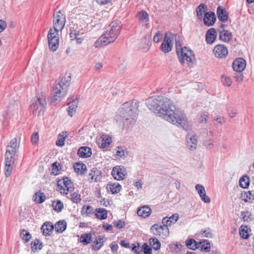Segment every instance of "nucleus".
<instances>
[{
	"label": "nucleus",
	"instance_id": "obj_1",
	"mask_svg": "<svg viewBox=\"0 0 254 254\" xmlns=\"http://www.w3.org/2000/svg\"><path fill=\"white\" fill-rule=\"evenodd\" d=\"M148 108L156 115L164 119L172 110L175 109L174 102L167 97L157 96L151 97L146 101Z\"/></svg>",
	"mask_w": 254,
	"mask_h": 254
},
{
	"label": "nucleus",
	"instance_id": "obj_2",
	"mask_svg": "<svg viewBox=\"0 0 254 254\" xmlns=\"http://www.w3.org/2000/svg\"><path fill=\"white\" fill-rule=\"evenodd\" d=\"M138 102L136 100L127 102L122 105L116 120L122 122L124 127L129 128L134 125L138 114Z\"/></svg>",
	"mask_w": 254,
	"mask_h": 254
},
{
	"label": "nucleus",
	"instance_id": "obj_3",
	"mask_svg": "<svg viewBox=\"0 0 254 254\" xmlns=\"http://www.w3.org/2000/svg\"><path fill=\"white\" fill-rule=\"evenodd\" d=\"M122 24L119 20L112 22L106 28L104 34L95 42L96 48L104 47L114 42L120 35Z\"/></svg>",
	"mask_w": 254,
	"mask_h": 254
},
{
	"label": "nucleus",
	"instance_id": "obj_4",
	"mask_svg": "<svg viewBox=\"0 0 254 254\" xmlns=\"http://www.w3.org/2000/svg\"><path fill=\"white\" fill-rule=\"evenodd\" d=\"M164 119L170 123L185 130L191 129V126L186 115L175 106V109L164 117Z\"/></svg>",
	"mask_w": 254,
	"mask_h": 254
},
{
	"label": "nucleus",
	"instance_id": "obj_5",
	"mask_svg": "<svg viewBox=\"0 0 254 254\" xmlns=\"http://www.w3.org/2000/svg\"><path fill=\"white\" fill-rule=\"evenodd\" d=\"M69 83L65 78H62L56 81L53 87L51 103L57 104L64 98L67 93Z\"/></svg>",
	"mask_w": 254,
	"mask_h": 254
},
{
	"label": "nucleus",
	"instance_id": "obj_6",
	"mask_svg": "<svg viewBox=\"0 0 254 254\" xmlns=\"http://www.w3.org/2000/svg\"><path fill=\"white\" fill-rule=\"evenodd\" d=\"M47 106L46 97L43 95L37 96L31 101L30 106L31 111L36 116L43 115Z\"/></svg>",
	"mask_w": 254,
	"mask_h": 254
},
{
	"label": "nucleus",
	"instance_id": "obj_7",
	"mask_svg": "<svg viewBox=\"0 0 254 254\" xmlns=\"http://www.w3.org/2000/svg\"><path fill=\"white\" fill-rule=\"evenodd\" d=\"M65 17L60 11L55 12L53 15V28L54 31H61L64 28Z\"/></svg>",
	"mask_w": 254,
	"mask_h": 254
},
{
	"label": "nucleus",
	"instance_id": "obj_8",
	"mask_svg": "<svg viewBox=\"0 0 254 254\" xmlns=\"http://www.w3.org/2000/svg\"><path fill=\"white\" fill-rule=\"evenodd\" d=\"M47 37L50 50L53 52L56 51L59 46V32L54 31L51 28Z\"/></svg>",
	"mask_w": 254,
	"mask_h": 254
},
{
	"label": "nucleus",
	"instance_id": "obj_9",
	"mask_svg": "<svg viewBox=\"0 0 254 254\" xmlns=\"http://www.w3.org/2000/svg\"><path fill=\"white\" fill-rule=\"evenodd\" d=\"M179 61L182 64L185 63V60L187 62H190L192 61V58L194 57L192 52L190 49L187 47H184L183 49L177 53Z\"/></svg>",
	"mask_w": 254,
	"mask_h": 254
},
{
	"label": "nucleus",
	"instance_id": "obj_10",
	"mask_svg": "<svg viewBox=\"0 0 254 254\" xmlns=\"http://www.w3.org/2000/svg\"><path fill=\"white\" fill-rule=\"evenodd\" d=\"M173 35L169 32L166 33L163 43L161 45V50L165 53H169L172 50L173 47Z\"/></svg>",
	"mask_w": 254,
	"mask_h": 254
},
{
	"label": "nucleus",
	"instance_id": "obj_11",
	"mask_svg": "<svg viewBox=\"0 0 254 254\" xmlns=\"http://www.w3.org/2000/svg\"><path fill=\"white\" fill-rule=\"evenodd\" d=\"M57 185L58 187H61V190H63V192L64 194H66L68 191H72L73 190L72 183L67 177L59 179Z\"/></svg>",
	"mask_w": 254,
	"mask_h": 254
},
{
	"label": "nucleus",
	"instance_id": "obj_12",
	"mask_svg": "<svg viewBox=\"0 0 254 254\" xmlns=\"http://www.w3.org/2000/svg\"><path fill=\"white\" fill-rule=\"evenodd\" d=\"M7 149L5 153V158L11 157L15 159L17 148V139L15 138L11 139L6 146Z\"/></svg>",
	"mask_w": 254,
	"mask_h": 254
},
{
	"label": "nucleus",
	"instance_id": "obj_13",
	"mask_svg": "<svg viewBox=\"0 0 254 254\" xmlns=\"http://www.w3.org/2000/svg\"><path fill=\"white\" fill-rule=\"evenodd\" d=\"M112 175L115 179L122 180L126 175V169L122 165L114 167L112 171Z\"/></svg>",
	"mask_w": 254,
	"mask_h": 254
},
{
	"label": "nucleus",
	"instance_id": "obj_14",
	"mask_svg": "<svg viewBox=\"0 0 254 254\" xmlns=\"http://www.w3.org/2000/svg\"><path fill=\"white\" fill-rule=\"evenodd\" d=\"M213 53L215 56L218 58H225L228 54L227 48L224 45H216L214 49Z\"/></svg>",
	"mask_w": 254,
	"mask_h": 254
},
{
	"label": "nucleus",
	"instance_id": "obj_15",
	"mask_svg": "<svg viewBox=\"0 0 254 254\" xmlns=\"http://www.w3.org/2000/svg\"><path fill=\"white\" fill-rule=\"evenodd\" d=\"M15 160V159L12 158L11 157L5 158L4 175L6 177H9L11 175Z\"/></svg>",
	"mask_w": 254,
	"mask_h": 254
},
{
	"label": "nucleus",
	"instance_id": "obj_16",
	"mask_svg": "<svg viewBox=\"0 0 254 254\" xmlns=\"http://www.w3.org/2000/svg\"><path fill=\"white\" fill-rule=\"evenodd\" d=\"M187 146L189 149L194 150L197 144V139L196 135L189 133L186 135Z\"/></svg>",
	"mask_w": 254,
	"mask_h": 254
},
{
	"label": "nucleus",
	"instance_id": "obj_17",
	"mask_svg": "<svg viewBox=\"0 0 254 254\" xmlns=\"http://www.w3.org/2000/svg\"><path fill=\"white\" fill-rule=\"evenodd\" d=\"M246 62L243 58L236 59L233 63V69L237 72H242L246 68Z\"/></svg>",
	"mask_w": 254,
	"mask_h": 254
},
{
	"label": "nucleus",
	"instance_id": "obj_18",
	"mask_svg": "<svg viewBox=\"0 0 254 254\" xmlns=\"http://www.w3.org/2000/svg\"><path fill=\"white\" fill-rule=\"evenodd\" d=\"M215 13L212 11L207 12L204 13L203 22L205 25L212 26L216 21Z\"/></svg>",
	"mask_w": 254,
	"mask_h": 254
},
{
	"label": "nucleus",
	"instance_id": "obj_19",
	"mask_svg": "<svg viewBox=\"0 0 254 254\" xmlns=\"http://www.w3.org/2000/svg\"><path fill=\"white\" fill-rule=\"evenodd\" d=\"M68 114L70 117H72L76 112L78 101L77 98L73 99L72 98H68Z\"/></svg>",
	"mask_w": 254,
	"mask_h": 254
},
{
	"label": "nucleus",
	"instance_id": "obj_20",
	"mask_svg": "<svg viewBox=\"0 0 254 254\" xmlns=\"http://www.w3.org/2000/svg\"><path fill=\"white\" fill-rule=\"evenodd\" d=\"M195 188L197 191L201 200L205 203H209L210 202V199L206 195L204 187L201 185L197 184L195 185Z\"/></svg>",
	"mask_w": 254,
	"mask_h": 254
},
{
	"label": "nucleus",
	"instance_id": "obj_21",
	"mask_svg": "<svg viewBox=\"0 0 254 254\" xmlns=\"http://www.w3.org/2000/svg\"><path fill=\"white\" fill-rule=\"evenodd\" d=\"M217 15L218 19L221 22H226L228 20V13L226 10L221 6L217 8Z\"/></svg>",
	"mask_w": 254,
	"mask_h": 254
},
{
	"label": "nucleus",
	"instance_id": "obj_22",
	"mask_svg": "<svg viewBox=\"0 0 254 254\" xmlns=\"http://www.w3.org/2000/svg\"><path fill=\"white\" fill-rule=\"evenodd\" d=\"M77 155L81 158H88L92 155L91 149L87 146L80 147L77 151Z\"/></svg>",
	"mask_w": 254,
	"mask_h": 254
},
{
	"label": "nucleus",
	"instance_id": "obj_23",
	"mask_svg": "<svg viewBox=\"0 0 254 254\" xmlns=\"http://www.w3.org/2000/svg\"><path fill=\"white\" fill-rule=\"evenodd\" d=\"M216 38V32L214 28L209 29L206 33L205 40L207 44H212Z\"/></svg>",
	"mask_w": 254,
	"mask_h": 254
},
{
	"label": "nucleus",
	"instance_id": "obj_24",
	"mask_svg": "<svg viewBox=\"0 0 254 254\" xmlns=\"http://www.w3.org/2000/svg\"><path fill=\"white\" fill-rule=\"evenodd\" d=\"M151 213V208L148 206H143L138 209L137 211V215L143 218H146L150 216Z\"/></svg>",
	"mask_w": 254,
	"mask_h": 254
},
{
	"label": "nucleus",
	"instance_id": "obj_25",
	"mask_svg": "<svg viewBox=\"0 0 254 254\" xmlns=\"http://www.w3.org/2000/svg\"><path fill=\"white\" fill-rule=\"evenodd\" d=\"M150 230L155 235H160L162 231L166 230L169 233L168 228L166 226H162L158 224H154L151 227Z\"/></svg>",
	"mask_w": 254,
	"mask_h": 254
},
{
	"label": "nucleus",
	"instance_id": "obj_26",
	"mask_svg": "<svg viewBox=\"0 0 254 254\" xmlns=\"http://www.w3.org/2000/svg\"><path fill=\"white\" fill-rule=\"evenodd\" d=\"M54 228V226L51 222H46L42 225L41 229L45 236H49L52 232Z\"/></svg>",
	"mask_w": 254,
	"mask_h": 254
},
{
	"label": "nucleus",
	"instance_id": "obj_27",
	"mask_svg": "<svg viewBox=\"0 0 254 254\" xmlns=\"http://www.w3.org/2000/svg\"><path fill=\"white\" fill-rule=\"evenodd\" d=\"M103 239V236L101 235L98 236L92 245V249L95 251L99 250L104 245Z\"/></svg>",
	"mask_w": 254,
	"mask_h": 254
},
{
	"label": "nucleus",
	"instance_id": "obj_28",
	"mask_svg": "<svg viewBox=\"0 0 254 254\" xmlns=\"http://www.w3.org/2000/svg\"><path fill=\"white\" fill-rule=\"evenodd\" d=\"M219 39L225 42H228L232 38V33L228 30H223L220 32Z\"/></svg>",
	"mask_w": 254,
	"mask_h": 254
},
{
	"label": "nucleus",
	"instance_id": "obj_29",
	"mask_svg": "<svg viewBox=\"0 0 254 254\" xmlns=\"http://www.w3.org/2000/svg\"><path fill=\"white\" fill-rule=\"evenodd\" d=\"M241 198L245 202L251 203L254 199V194L251 191H243L241 193Z\"/></svg>",
	"mask_w": 254,
	"mask_h": 254
},
{
	"label": "nucleus",
	"instance_id": "obj_30",
	"mask_svg": "<svg viewBox=\"0 0 254 254\" xmlns=\"http://www.w3.org/2000/svg\"><path fill=\"white\" fill-rule=\"evenodd\" d=\"M54 228L57 232L61 233L65 230L66 222L64 220H60L55 224Z\"/></svg>",
	"mask_w": 254,
	"mask_h": 254
},
{
	"label": "nucleus",
	"instance_id": "obj_31",
	"mask_svg": "<svg viewBox=\"0 0 254 254\" xmlns=\"http://www.w3.org/2000/svg\"><path fill=\"white\" fill-rule=\"evenodd\" d=\"M73 168L75 172L82 175L85 174L86 171V166L83 163H75L73 165Z\"/></svg>",
	"mask_w": 254,
	"mask_h": 254
},
{
	"label": "nucleus",
	"instance_id": "obj_32",
	"mask_svg": "<svg viewBox=\"0 0 254 254\" xmlns=\"http://www.w3.org/2000/svg\"><path fill=\"white\" fill-rule=\"evenodd\" d=\"M121 188V186L118 183H116L108 184L107 189L108 191H111L112 193H117L120 191Z\"/></svg>",
	"mask_w": 254,
	"mask_h": 254
},
{
	"label": "nucleus",
	"instance_id": "obj_33",
	"mask_svg": "<svg viewBox=\"0 0 254 254\" xmlns=\"http://www.w3.org/2000/svg\"><path fill=\"white\" fill-rule=\"evenodd\" d=\"M187 247L192 250H195L199 247V243L193 239H189L186 241Z\"/></svg>",
	"mask_w": 254,
	"mask_h": 254
},
{
	"label": "nucleus",
	"instance_id": "obj_34",
	"mask_svg": "<svg viewBox=\"0 0 254 254\" xmlns=\"http://www.w3.org/2000/svg\"><path fill=\"white\" fill-rule=\"evenodd\" d=\"M136 17L142 24H145L148 22L149 19L148 13L144 11L138 12L137 13Z\"/></svg>",
	"mask_w": 254,
	"mask_h": 254
},
{
	"label": "nucleus",
	"instance_id": "obj_35",
	"mask_svg": "<svg viewBox=\"0 0 254 254\" xmlns=\"http://www.w3.org/2000/svg\"><path fill=\"white\" fill-rule=\"evenodd\" d=\"M96 217L101 220H104L107 217V211L105 208H99L95 210Z\"/></svg>",
	"mask_w": 254,
	"mask_h": 254
},
{
	"label": "nucleus",
	"instance_id": "obj_36",
	"mask_svg": "<svg viewBox=\"0 0 254 254\" xmlns=\"http://www.w3.org/2000/svg\"><path fill=\"white\" fill-rule=\"evenodd\" d=\"M80 240L85 245L89 244L92 241V235L91 233L83 234L81 235Z\"/></svg>",
	"mask_w": 254,
	"mask_h": 254
},
{
	"label": "nucleus",
	"instance_id": "obj_37",
	"mask_svg": "<svg viewBox=\"0 0 254 254\" xmlns=\"http://www.w3.org/2000/svg\"><path fill=\"white\" fill-rule=\"evenodd\" d=\"M67 132H62L60 133L58 136L56 145L60 147L63 146L64 145L65 138L67 136Z\"/></svg>",
	"mask_w": 254,
	"mask_h": 254
},
{
	"label": "nucleus",
	"instance_id": "obj_38",
	"mask_svg": "<svg viewBox=\"0 0 254 254\" xmlns=\"http://www.w3.org/2000/svg\"><path fill=\"white\" fill-rule=\"evenodd\" d=\"M33 199L34 201L38 203H42L45 200L46 196L43 192H36L33 196Z\"/></svg>",
	"mask_w": 254,
	"mask_h": 254
},
{
	"label": "nucleus",
	"instance_id": "obj_39",
	"mask_svg": "<svg viewBox=\"0 0 254 254\" xmlns=\"http://www.w3.org/2000/svg\"><path fill=\"white\" fill-rule=\"evenodd\" d=\"M240 186L244 189L248 188L250 185L249 177L247 175H244L239 180Z\"/></svg>",
	"mask_w": 254,
	"mask_h": 254
},
{
	"label": "nucleus",
	"instance_id": "obj_40",
	"mask_svg": "<svg viewBox=\"0 0 254 254\" xmlns=\"http://www.w3.org/2000/svg\"><path fill=\"white\" fill-rule=\"evenodd\" d=\"M52 207L55 211L60 212L64 208V204L60 200H57L53 202Z\"/></svg>",
	"mask_w": 254,
	"mask_h": 254
},
{
	"label": "nucleus",
	"instance_id": "obj_41",
	"mask_svg": "<svg viewBox=\"0 0 254 254\" xmlns=\"http://www.w3.org/2000/svg\"><path fill=\"white\" fill-rule=\"evenodd\" d=\"M32 251L35 252L37 250H41L43 247V244L37 239H35L31 243Z\"/></svg>",
	"mask_w": 254,
	"mask_h": 254
},
{
	"label": "nucleus",
	"instance_id": "obj_42",
	"mask_svg": "<svg viewBox=\"0 0 254 254\" xmlns=\"http://www.w3.org/2000/svg\"><path fill=\"white\" fill-rule=\"evenodd\" d=\"M207 6L204 3H201L196 9L197 16L198 19H201L203 17V13L206 9Z\"/></svg>",
	"mask_w": 254,
	"mask_h": 254
},
{
	"label": "nucleus",
	"instance_id": "obj_43",
	"mask_svg": "<svg viewBox=\"0 0 254 254\" xmlns=\"http://www.w3.org/2000/svg\"><path fill=\"white\" fill-rule=\"evenodd\" d=\"M116 154L117 156L123 157L128 155L127 148L124 146L118 147L115 149Z\"/></svg>",
	"mask_w": 254,
	"mask_h": 254
},
{
	"label": "nucleus",
	"instance_id": "obj_44",
	"mask_svg": "<svg viewBox=\"0 0 254 254\" xmlns=\"http://www.w3.org/2000/svg\"><path fill=\"white\" fill-rule=\"evenodd\" d=\"M101 146L102 148H105L109 146L111 142V138L106 135H103Z\"/></svg>",
	"mask_w": 254,
	"mask_h": 254
},
{
	"label": "nucleus",
	"instance_id": "obj_45",
	"mask_svg": "<svg viewBox=\"0 0 254 254\" xmlns=\"http://www.w3.org/2000/svg\"><path fill=\"white\" fill-rule=\"evenodd\" d=\"M101 146L102 148H105L109 146L111 142V138L106 135H103Z\"/></svg>",
	"mask_w": 254,
	"mask_h": 254
},
{
	"label": "nucleus",
	"instance_id": "obj_46",
	"mask_svg": "<svg viewBox=\"0 0 254 254\" xmlns=\"http://www.w3.org/2000/svg\"><path fill=\"white\" fill-rule=\"evenodd\" d=\"M239 234L242 238L245 239H248L249 235L248 232L247 226H241L240 228Z\"/></svg>",
	"mask_w": 254,
	"mask_h": 254
},
{
	"label": "nucleus",
	"instance_id": "obj_47",
	"mask_svg": "<svg viewBox=\"0 0 254 254\" xmlns=\"http://www.w3.org/2000/svg\"><path fill=\"white\" fill-rule=\"evenodd\" d=\"M150 243L153 249L155 251H158L160 249L161 244L157 238H151L150 239Z\"/></svg>",
	"mask_w": 254,
	"mask_h": 254
},
{
	"label": "nucleus",
	"instance_id": "obj_48",
	"mask_svg": "<svg viewBox=\"0 0 254 254\" xmlns=\"http://www.w3.org/2000/svg\"><path fill=\"white\" fill-rule=\"evenodd\" d=\"M201 244V251L203 250L206 252H210L211 246L210 243L207 240H204L199 242V245Z\"/></svg>",
	"mask_w": 254,
	"mask_h": 254
},
{
	"label": "nucleus",
	"instance_id": "obj_49",
	"mask_svg": "<svg viewBox=\"0 0 254 254\" xmlns=\"http://www.w3.org/2000/svg\"><path fill=\"white\" fill-rule=\"evenodd\" d=\"M20 236L22 237V239L25 241L26 242H28L31 238V234L29 232H27L26 230L23 229L21 233Z\"/></svg>",
	"mask_w": 254,
	"mask_h": 254
},
{
	"label": "nucleus",
	"instance_id": "obj_50",
	"mask_svg": "<svg viewBox=\"0 0 254 254\" xmlns=\"http://www.w3.org/2000/svg\"><path fill=\"white\" fill-rule=\"evenodd\" d=\"M100 173L98 171H91L89 174V176L91 177V179L95 182H97L99 179Z\"/></svg>",
	"mask_w": 254,
	"mask_h": 254
},
{
	"label": "nucleus",
	"instance_id": "obj_51",
	"mask_svg": "<svg viewBox=\"0 0 254 254\" xmlns=\"http://www.w3.org/2000/svg\"><path fill=\"white\" fill-rule=\"evenodd\" d=\"M70 199L73 203H78L81 200L80 195L74 192L70 194Z\"/></svg>",
	"mask_w": 254,
	"mask_h": 254
},
{
	"label": "nucleus",
	"instance_id": "obj_52",
	"mask_svg": "<svg viewBox=\"0 0 254 254\" xmlns=\"http://www.w3.org/2000/svg\"><path fill=\"white\" fill-rule=\"evenodd\" d=\"M144 254H152V249L147 243H144L142 247Z\"/></svg>",
	"mask_w": 254,
	"mask_h": 254
},
{
	"label": "nucleus",
	"instance_id": "obj_53",
	"mask_svg": "<svg viewBox=\"0 0 254 254\" xmlns=\"http://www.w3.org/2000/svg\"><path fill=\"white\" fill-rule=\"evenodd\" d=\"M162 36L160 31H158L155 35L153 38V41L155 43H158L162 40Z\"/></svg>",
	"mask_w": 254,
	"mask_h": 254
},
{
	"label": "nucleus",
	"instance_id": "obj_54",
	"mask_svg": "<svg viewBox=\"0 0 254 254\" xmlns=\"http://www.w3.org/2000/svg\"><path fill=\"white\" fill-rule=\"evenodd\" d=\"M208 113H204L201 114L199 118V121L201 124H206L207 122V118L208 117Z\"/></svg>",
	"mask_w": 254,
	"mask_h": 254
},
{
	"label": "nucleus",
	"instance_id": "obj_55",
	"mask_svg": "<svg viewBox=\"0 0 254 254\" xmlns=\"http://www.w3.org/2000/svg\"><path fill=\"white\" fill-rule=\"evenodd\" d=\"M222 81L224 84L227 86H230L232 84V80L231 78L227 76L222 77Z\"/></svg>",
	"mask_w": 254,
	"mask_h": 254
},
{
	"label": "nucleus",
	"instance_id": "obj_56",
	"mask_svg": "<svg viewBox=\"0 0 254 254\" xmlns=\"http://www.w3.org/2000/svg\"><path fill=\"white\" fill-rule=\"evenodd\" d=\"M114 225L119 229H121L124 227L125 223L124 221L119 220L117 221L114 222Z\"/></svg>",
	"mask_w": 254,
	"mask_h": 254
},
{
	"label": "nucleus",
	"instance_id": "obj_57",
	"mask_svg": "<svg viewBox=\"0 0 254 254\" xmlns=\"http://www.w3.org/2000/svg\"><path fill=\"white\" fill-rule=\"evenodd\" d=\"M243 74L242 73V72H237V73L235 74V78L236 81L239 82L243 81Z\"/></svg>",
	"mask_w": 254,
	"mask_h": 254
},
{
	"label": "nucleus",
	"instance_id": "obj_58",
	"mask_svg": "<svg viewBox=\"0 0 254 254\" xmlns=\"http://www.w3.org/2000/svg\"><path fill=\"white\" fill-rule=\"evenodd\" d=\"M179 218V215L178 213H175L170 216L169 219L171 220L172 224L175 223Z\"/></svg>",
	"mask_w": 254,
	"mask_h": 254
},
{
	"label": "nucleus",
	"instance_id": "obj_59",
	"mask_svg": "<svg viewBox=\"0 0 254 254\" xmlns=\"http://www.w3.org/2000/svg\"><path fill=\"white\" fill-rule=\"evenodd\" d=\"M163 226H166L168 228V226H171L172 224L171 222V220H169L167 217H164L162 220Z\"/></svg>",
	"mask_w": 254,
	"mask_h": 254
},
{
	"label": "nucleus",
	"instance_id": "obj_60",
	"mask_svg": "<svg viewBox=\"0 0 254 254\" xmlns=\"http://www.w3.org/2000/svg\"><path fill=\"white\" fill-rule=\"evenodd\" d=\"M31 141L33 143L36 144L39 140V135L38 133H33L31 138Z\"/></svg>",
	"mask_w": 254,
	"mask_h": 254
},
{
	"label": "nucleus",
	"instance_id": "obj_61",
	"mask_svg": "<svg viewBox=\"0 0 254 254\" xmlns=\"http://www.w3.org/2000/svg\"><path fill=\"white\" fill-rule=\"evenodd\" d=\"M58 166L57 165V163H54L52 164V173L55 175H57L58 174Z\"/></svg>",
	"mask_w": 254,
	"mask_h": 254
},
{
	"label": "nucleus",
	"instance_id": "obj_62",
	"mask_svg": "<svg viewBox=\"0 0 254 254\" xmlns=\"http://www.w3.org/2000/svg\"><path fill=\"white\" fill-rule=\"evenodd\" d=\"M86 207V210L85 211V213L86 214L87 216L93 213V208L91 206L87 205Z\"/></svg>",
	"mask_w": 254,
	"mask_h": 254
},
{
	"label": "nucleus",
	"instance_id": "obj_63",
	"mask_svg": "<svg viewBox=\"0 0 254 254\" xmlns=\"http://www.w3.org/2000/svg\"><path fill=\"white\" fill-rule=\"evenodd\" d=\"M6 27V22L0 19V33L2 32Z\"/></svg>",
	"mask_w": 254,
	"mask_h": 254
},
{
	"label": "nucleus",
	"instance_id": "obj_64",
	"mask_svg": "<svg viewBox=\"0 0 254 254\" xmlns=\"http://www.w3.org/2000/svg\"><path fill=\"white\" fill-rule=\"evenodd\" d=\"M204 145L207 148H211L213 146V144L211 140H207L204 142Z\"/></svg>",
	"mask_w": 254,
	"mask_h": 254
}]
</instances>
